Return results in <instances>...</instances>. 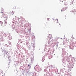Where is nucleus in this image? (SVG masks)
I'll list each match as a JSON object with an SVG mask.
<instances>
[{"label":"nucleus","instance_id":"nucleus-1","mask_svg":"<svg viewBox=\"0 0 76 76\" xmlns=\"http://www.w3.org/2000/svg\"><path fill=\"white\" fill-rule=\"evenodd\" d=\"M2 17H4V18H7V15H6L5 14V12H2Z\"/></svg>","mask_w":76,"mask_h":76},{"label":"nucleus","instance_id":"nucleus-2","mask_svg":"<svg viewBox=\"0 0 76 76\" xmlns=\"http://www.w3.org/2000/svg\"><path fill=\"white\" fill-rule=\"evenodd\" d=\"M65 10H67V7H64V8L62 9V10L61 11H63H63H64Z\"/></svg>","mask_w":76,"mask_h":76},{"label":"nucleus","instance_id":"nucleus-3","mask_svg":"<svg viewBox=\"0 0 76 76\" xmlns=\"http://www.w3.org/2000/svg\"><path fill=\"white\" fill-rule=\"evenodd\" d=\"M7 23V21H5L4 23L5 25H6Z\"/></svg>","mask_w":76,"mask_h":76},{"label":"nucleus","instance_id":"nucleus-4","mask_svg":"<svg viewBox=\"0 0 76 76\" xmlns=\"http://www.w3.org/2000/svg\"><path fill=\"white\" fill-rule=\"evenodd\" d=\"M11 13L12 15H13V14H14L15 13L14 12H13V11H12V12H11Z\"/></svg>","mask_w":76,"mask_h":76},{"label":"nucleus","instance_id":"nucleus-5","mask_svg":"<svg viewBox=\"0 0 76 76\" xmlns=\"http://www.w3.org/2000/svg\"><path fill=\"white\" fill-rule=\"evenodd\" d=\"M10 38H9L10 40L12 39V37L11 36H10Z\"/></svg>","mask_w":76,"mask_h":76},{"label":"nucleus","instance_id":"nucleus-6","mask_svg":"<svg viewBox=\"0 0 76 76\" xmlns=\"http://www.w3.org/2000/svg\"><path fill=\"white\" fill-rule=\"evenodd\" d=\"M0 23L1 24H2V23H3V22H2V21H0Z\"/></svg>","mask_w":76,"mask_h":76},{"label":"nucleus","instance_id":"nucleus-7","mask_svg":"<svg viewBox=\"0 0 76 76\" xmlns=\"http://www.w3.org/2000/svg\"><path fill=\"white\" fill-rule=\"evenodd\" d=\"M47 20H49V19H50V18H47Z\"/></svg>","mask_w":76,"mask_h":76},{"label":"nucleus","instance_id":"nucleus-8","mask_svg":"<svg viewBox=\"0 0 76 76\" xmlns=\"http://www.w3.org/2000/svg\"><path fill=\"white\" fill-rule=\"evenodd\" d=\"M49 35H51V34H49Z\"/></svg>","mask_w":76,"mask_h":76},{"label":"nucleus","instance_id":"nucleus-9","mask_svg":"<svg viewBox=\"0 0 76 76\" xmlns=\"http://www.w3.org/2000/svg\"><path fill=\"white\" fill-rule=\"evenodd\" d=\"M29 66H30V65H29L28 66V67Z\"/></svg>","mask_w":76,"mask_h":76},{"label":"nucleus","instance_id":"nucleus-10","mask_svg":"<svg viewBox=\"0 0 76 76\" xmlns=\"http://www.w3.org/2000/svg\"><path fill=\"white\" fill-rule=\"evenodd\" d=\"M22 10V9H21V10Z\"/></svg>","mask_w":76,"mask_h":76},{"label":"nucleus","instance_id":"nucleus-11","mask_svg":"<svg viewBox=\"0 0 76 76\" xmlns=\"http://www.w3.org/2000/svg\"><path fill=\"white\" fill-rule=\"evenodd\" d=\"M59 25H60V24H59Z\"/></svg>","mask_w":76,"mask_h":76},{"label":"nucleus","instance_id":"nucleus-12","mask_svg":"<svg viewBox=\"0 0 76 76\" xmlns=\"http://www.w3.org/2000/svg\"><path fill=\"white\" fill-rule=\"evenodd\" d=\"M57 20H58V19H57Z\"/></svg>","mask_w":76,"mask_h":76},{"label":"nucleus","instance_id":"nucleus-13","mask_svg":"<svg viewBox=\"0 0 76 76\" xmlns=\"http://www.w3.org/2000/svg\"><path fill=\"white\" fill-rule=\"evenodd\" d=\"M44 61H43V62Z\"/></svg>","mask_w":76,"mask_h":76},{"label":"nucleus","instance_id":"nucleus-14","mask_svg":"<svg viewBox=\"0 0 76 76\" xmlns=\"http://www.w3.org/2000/svg\"><path fill=\"white\" fill-rule=\"evenodd\" d=\"M65 1H66V0H65Z\"/></svg>","mask_w":76,"mask_h":76}]
</instances>
